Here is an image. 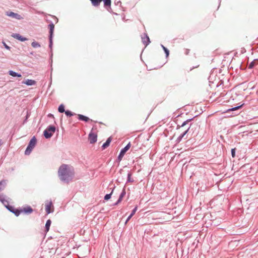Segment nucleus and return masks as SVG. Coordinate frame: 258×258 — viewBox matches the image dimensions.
<instances>
[{"instance_id":"nucleus-12","label":"nucleus","mask_w":258,"mask_h":258,"mask_svg":"<svg viewBox=\"0 0 258 258\" xmlns=\"http://www.w3.org/2000/svg\"><path fill=\"white\" fill-rule=\"evenodd\" d=\"M104 3V7L106 9V10L109 13H112V10L111 8V0H102Z\"/></svg>"},{"instance_id":"nucleus-2","label":"nucleus","mask_w":258,"mask_h":258,"mask_svg":"<svg viewBox=\"0 0 258 258\" xmlns=\"http://www.w3.org/2000/svg\"><path fill=\"white\" fill-rule=\"evenodd\" d=\"M49 29V48H50V62L52 63V46H53V37L54 29V25L52 21H50L49 24L48 25Z\"/></svg>"},{"instance_id":"nucleus-7","label":"nucleus","mask_w":258,"mask_h":258,"mask_svg":"<svg viewBox=\"0 0 258 258\" xmlns=\"http://www.w3.org/2000/svg\"><path fill=\"white\" fill-rule=\"evenodd\" d=\"M141 39L142 43L146 47L151 42L148 34L146 33H144L143 35H141Z\"/></svg>"},{"instance_id":"nucleus-18","label":"nucleus","mask_w":258,"mask_h":258,"mask_svg":"<svg viewBox=\"0 0 258 258\" xmlns=\"http://www.w3.org/2000/svg\"><path fill=\"white\" fill-rule=\"evenodd\" d=\"M22 83L27 86H33L36 84V82L34 80L26 79V80L22 82Z\"/></svg>"},{"instance_id":"nucleus-29","label":"nucleus","mask_w":258,"mask_h":258,"mask_svg":"<svg viewBox=\"0 0 258 258\" xmlns=\"http://www.w3.org/2000/svg\"><path fill=\"white\" fill-rule=\"evenodd\" d=\"M58 111L60 113L65 112V111H66L65 107L63 104H61L60 105H59V106H58Z\"/></svg>"},{"instance_id":"nucleus-43","label":"nucleus","mask_w":258,"mask_h":258,"mask_svg":"<svg viewBox=\"0 0 258 258\" xmlns=\"http://www.w3.org/2000/svg\"><path fill=\"white\" fill-rule=\"evenodd\" d=\"M52 17H53L54 19H55V20H56L55 23H57V22H58V19H57L55 16H52Z\"/></svg>"},{"instance_id":"nucleus-41","label":"nucleus","mask_w":258,"mask_h":258,"mask_svg":"<svg viewBox=\"0 0 258 258\" xmlns=\"http://www.w3.org/2000/svg\"><path fill=\"white\" fill-rule=\"evenodd\" d=\"M28 117H29L28 114H27V115L26 116V118H25V119H24V120L23 121V123H26L27 122V119H28Z\"/></svg>"},{"instance_id":"nucleus-23","label":"nucleus","mask_w":258,"mask_h":258,"mask_svg":"<svg viewBox=\"0 0 258 258\" xmlns=\"http://www.w3.org/2000/svg\"><path fill=\"white\" fill-rule=\"evenodd\" d=\"M187 121V120H186L184 121H183L181 125L178 124L176 127V130H179L184 127H185V128H186V127L188 126H187V125L188 124V122Z\"/></svg>"},{"instance_id":"nucleus-50","label":"nucleus","mask_w":258,"mask_h":258,"mask_svg":"<svg viewBox=\"0 0 258 258\" xmlns=\"http://www.w3.org/2000/svg\"><path fill=\"white\" fill-rule=\"evenodd\" d=\"M30 54H31V55H33V52H31V53H30Z\"/></svg>"},{"instance_id":"nucleus-30","label":"nucleus","mask_w":258,"mask_h":258,"mask_svg":"<svg viewBox=\"0 0 258 258\" xmlns=\"http://www.w3.org/2000/svg\"><path fill=\"white\" fill-rule=\"evenodd\" d=\"M13 213L16 216V217H18L19 216L20 214L21 213V208H18V209H15V210L14 211V212H13Z\"/></svg>"},{"instance_id":"nucleus-38","label":"nucleus","mask_w":258,"mask_h":258,"mask_svg":"<svg viewBox=\"0 0 258 258\" xmlns=\"http://www.w3.org/2000/svg\"><path fill=\"white\" fill-rule=\"evenodd\" d=\"M122 201L120 200V199H118V200H117V201L114 203L113 205V206H117Z\"/></svg>"},{"instance_id":"nucleus-28","label":"nucleus","mask_w":258,"mask_h":258,"mask_svg":"<svg viewBox=\"0 0 258 258\" xmlns=\"http://www.w3.org/2000/svg\"><path fill=\"white\" fill-rule=\"evenodd\" d=\"M5 207L8 210H9L10 212L12 213L15 209V207L13 206L10 205L9 204H7V205H5Z\"/></svg>"},{"instance_id":"nucleus-17","label":"nucleus","mask_w":258,"mask_h":258,"mask_svg":"<svg viewBox=\"0 0 258 258\" xmlns=\"http://www.w3.org/2000/svg\"><path fill=\"white\" fill-rule=\"evenodd\" d=\"M51 207H53V205H52V203L51 201H50L49 203H48L47 204H46L45 205V211L47 214H50V213L53 212V210L50 209Z\"/></svg>"},{"instance_id":"nucleus-44","label":"nucleus","mask_w":258,"mask_h":258,"mask_svg":"<svg viewBox=\"0 0 258 258\" xmlns=\"http://www.w3.org/2000/svg\"><path fill=\"white\" fill-rule=\"evenodd\" d=\"M182 114H183V112H181L179 114H178V115L175 117V118H177V117H178L181 116L182 115Z\"/></svg>"},{"instance_id":"nucleus-10","label":"nucleus","mask_w":258,"mask_h":258,"mask_svg":"<svg viewBox=\"0 0 258 258\" xmlns=\"http://www.w3.org/2000/svg\"><path fill=\"white\" fill-rule=\"evenodd\" d=\"M11 36L21 42H24L28 40V39L26 37H25L21 35L19 33H13L11 35Z\"/></svg>"},{"instance_id":"nucleus-11","label":"nucleus","mask_w":258,"mask_h":258,"mask_svg":"<svg viewBox=\"0 0 258 258\" xmlns=\"http://www.w3.org/2000/svg\"><path fill=\"white\" fill-rule=\"evenodd\" d=\"M6 15L8 16L15 18L17 20H21V19H22V17L20 15L17 13H15L13 12H7Z\"/></svg>"},{"instance_id":"nucleus-40","label":"nucleus","mask_w":258,"mask_h":258,"mask_svg":"<svg viewBox=\"0 0 258 258\" xmlns=\"http://www.w3.org/2000/svg\"><path fill=\"white\" fill-rule=\"evenodd\" d=\"M114 3L116 5H118L119 4H121V2L119 0H118V1H116V0H115Z\"/></svg>"},{"instance_id":"nucleus-6","label":"nucleus","mask_w":258,"mask_h":258,"mask_svg":"<svg viewBox=\"0 0 258 258\" xmlns=\"http://www.w3.org/2000/svg\"><path fill=\"white\" fill-rule=\"evenodd\" d=\"M131 143L129 142L124 148H122L120 151V152L117 157L116 161L119 163L121 160L122 159L124 155L125 154L126 152L129 150L131 148Z\"/></svg>"},{"instance_id":"nucleus-13","label":"nucleus","mask_w":258,"mask_h":258,"mask_svg":"<svg viewBox=\"0 0 258 258\" xmlns=\"http://www.w3.org/2000/svg\"><path fill=\"white\" fill-rule=\"evenodd\" d=\"M78 119L79 120L83 121L85 122H87L89 121H94L95 122H97V121H93L92 119H90L88 117L83 115V114H78Z\"/></svg>"},{"instance_id":"nucleus-19","label":"nucleus","mask_w":258,"mask_h":258,"mask_svg":"<svg viewBox=\"0 0 258 258\" xmlns=\"http://www.w3.org/2000/svg\"><path fill=\"white\" fill-rule=\"evenodd\" d=\"M258 64V59H254L248 65V69H252Z\"/></svg>"},{"instance_id":"nucleus-48","label":"nucleus","mask_w":258,"mask_h":258,"mask_svg":"<svg viewBox=\"0 0 258 258\" xmlns=\"http://www.w3.org/2000/svg\"><path fill=\"white\" fill-rule=\"evenodd\" d=\"M161 47L162 48V49H163V47H165L163 44H161Z\"/></svg>"},{"instance_id":"nucleus-37","label":"nucleus","mask_w":258,"mask_h":258,"mask_svg":"<svg viewBox=\"0 0 258 258\" xmlns=\"http://www.w3.org/2000/svg\"><path fill=\"white\" fill-rule=\"evenodd\" d=\"M198 116V115H195V116H194L192 118H189V119H186L187 120V122H188V123L189 122H190L191 121L194 120V118H196V117H197Z\"/></svg>"},{"instance_id":"nucleus-14","label":"nucleus","mask_w":258,"mask_h":258,"mask_svg":"<svg viewBox=\"0 0 258 258\" xmlns=\"http://www.w3.org/2000/svg\"><path fill=\"white\" fill-rule=\"evenodd\" d=\"M138 210V206H135V207L132 210L131 213L128 216L127 219H126L124 224L126 225L128 222L130 220V219L133 217V216L135 214L136 212Z\"/></svg>"},{"instance_id":"nucleus-27","label":"nucleus","mask_w":258,"mask_h":258,"mask_svg":"<svg viewBox=\"0 0 258 258\" xmlns=\"http://www.w3.org/2000/svg\"><path fill=\"white\" fill-rule=\"evenodd\" d=\"M125 194H126V191H125V186H124V187L123 188V189L122 190V191L120 194L118 199L122 201L123 197L125 196Z\"/></svg>"},{"instance_id":"nucleus-51","label":"nucleus","mask_w":258,"mask_h":258,"mask_svg":"<svg viewBox=\"0 0 258 258\" xmlns=\"http://www.w3.org/2000/svg\"><path fill=\"white\" fill-rule=\"evenodd\" d=\"M99 123L100 124H102V122H99Z\"/></svg>"},{"instance_id":"nucleus-46","label":"nucleus","mask_w":258,"mask_h":258,"mask_svg":"<svg viewBox=\"0 0 258 258\" xmlns=\"http://www.w3.org/2000/svg\"><path fill=\"white\" fill-rule=\"evenodd\" d=\"M96 128H97V126L96 125H94L93 126L92 130H94V129H96Z\"/></svg>"},{"instance_id":"nucleus-47","label":"nucleus","mask_w":258,"mask_h":258,"mask_svg":"<svg viewBox=\"0 0 258 258\" xmlns=\"http://www.w3.org/2000/svg\"><path fill=\"white\" fill-rule=\"evenodd\" d=\"M2 145V140L0 139V146Z\"/></svg>"},{"instance_id":"nucleus-26","label":"nucleus","mask_w":258,"mask_h":258,"mask_svg":"<svg viewBox=\"0 0 258 258\" xmlns=\"http://www.w3.org/2000/svg\"><path fill=\"white\" fill-rule=\"evenodd\" d=\"M92 5L94 7H98L100 5L102 0H90Z\"/></svg>"},{"instance_id":"nucleus-24","label":"nucleus","mask_w":258,"mask_h":258,"mask_svg":"<svg viewBox=\"0 0 258 258\" xmlns=\"http://www.w3.org/2000/svg\"><path fill=\"white\" fill-rule=\"evenodd\" d=\"M7 180L2 179L0 181V190L4 189L7 183Z\"/></svg>"},{"instance_id":"nucleus-25","label":"nucleus","mask_w":258,"mask_h":258,"mask_svg":"<svg viewBox=\"0 0 258 258\" xmlns=\"http://www.w3.org/2000/svg\"><path fill=\"white\" fill-rule=\"evenodd\" d=\"M132 173L131 172L128 171L127 175V180H126V183L134 182V180L132 178Z\"/></svg>"},{"instance_id":"nucleus-34","label":"nucleus","mask_w":258,"mask_h":258,"mask_svg":"<svg viewBox=\"0 0 258 258\" xmlns=\"http://www.w3.org/2000/svg\"><path fill=\"white\" fill-rule=\"evenodd\" d=\"M163 47L164 48H163V50H164V51L165 53L166 57L167 58L169 55V50L166 47Z\"/></svg>"},{"instance_id":"nucleus-3","label":"nucleus","mask_w":258,"mask_h":258,"mask_svg":"<svg viewBox=\"0 0 258 258\" xmlns=\"http://www.w3.org/2000/svg\"><path fill=\"white\" fill-rule=\"evenodd\" d=\"M37 144V139L35 136H33L29 141L27 148L25 151V154L29 155L30 154L33 149L34 148Z\"/></svg>"},{"instance_id":"nucleus-21","label":"nucleus","mask_w":258,"mask_h":258,"mask_svg":"<svg viewBox=\"0 0 258 258\" xmlns=\"http://www.w3.org/2000/svg\"><path fill=\"white\" fill-rule=\"evenodd\" d=\"M115 188V186L114 185V186L113 187V188H112L111 189V191L110 192V193L109 194H106L104 197V200L105 201H108L109 200L111 197V196L113 194V190H114V189Z\"/></svg>"},{"instance_id":"nucleus-16","label":"nucleus","mask_w":258,"mask_h":258,"mask_svg":"<svg viewBox=\"0 0 258 258\" xmlns=\"http://www.w3.org/2000/svg\"><path fill=\"white\" fill-rule=\"evenodd\" d=\"M244 105H245V103H243L241 104L240 105H239L236 106L235 107H232V108L228 109L226 111V112H230L231 111H236V110H237L238 109H241Z\"/></svg>"},{"instance_id":"nucleus-32","label":"nucleus","mask_w":258,"mask_h":258,"mask_svg":"<svg viewBox=\"0 0 258 258\" xmlns=\"http://www.w3.org/2000/svg\"><path fill=\"white\" fill-rule=\"evenodd\" d=\"M6 196L4 194H0V201L4 203V202H7V200L6 199Z\"/></svg>"},{"instance_id":"nucleus-36","label":"nucleus","mask_w":258,"mask_h":258,"mask_svg":"<svg viewBox=\"0 0 258 258\" xmlns=\"http://www.w3.org/2000/svg\"><path fill=\"white\" fill-rule=\"evenodd\" d=\"M3 44V45L4 46V47L7 49V50H10L11 49V47H10L9 46H8L6 43V42H5L4 41H3L2 42Z\"/></svg>"},{"instance_id":"nucleus-9","label":"nucleus","mask_w":258,"mask_h":258,"mask_svg":"<svg viewBox=\"0 0 258 258\" xmlns=\"http://www.w3.org/2000/svg\"><path fill=\"white\" fill-rule=\"evenodd\" d=\"M21 213H24V214H26V215L30 214L33 211V209L30 206H27L25 207L21 208Z\"/></svg>"},{"instance_id":"nucleus-4","label":"nucleus","mask_w":258,"mask_h":258,"mask_svg":"<svg viewBox=\"0 0 258 258\" xmlns=\"http://www.w3.org/2000/svg\"><path fill=\"white\" fill-rule=\"evenodd\" d=\"M56 131V127L53 125H48L43 131V136L46 139H50Z\"/></svg>"},{"instance_id":"nucleus-42","label":"nucleus","mask_w":258,"mask_h":258,"mask_svg":"<svg viewBox=\"0 0 258 258\" xmlns=\"http://www.w3.org/2000/svg\"><path fill=\"white\" fill-rule=\"evenodd\" d=\"M47 116L49 118H50V117L54 118L53 115L52 114H51V113H49Z\"/></svg>"},{"instance_id":"nucleus-49","label":"nucleus","mask_w":258,"mask_h":258,"mask_svg":"<svg viewBox=\"0 0 258 258\" xmlns=\"http://www.w3.org/2000/svg\"><path fill=\"white\" fill-rule=\"evenodd\" d=\"M122 171H123V170H122V169H120V170H119V172L120 173H121V172H122Z\"/></svg>"},{"instance_id":"nucleus-45","label":"nucleus","mask_w":258,"mask_h":258,"mask_svg":"<svg viewBox=\"0 0 258 258\" xmlns=\"http://www.w3.org/2000/svg\"><path fill=\"white\" fill-rule=\"evenodd\" d=\"M4 206L5 207V205H7V204H9V201H7V202H4V203H2Z\"/></svg>"},{"instance_id":"nucleus-20","label":"nucleus","mask_w":258,"mask_h":258,"mask_svg":"<svg viewBox=\"0 0 258 258\" xmlns=\"http://www.w3.org/2000/svg\"><path fill=\"white\" fill-rule=\"evenodd\" d=\"M8 74L13 77H22L21 74L15 72L12 70H10L8 72Z\"/></svg>"},{"instance_id":"nucleus-35","label":"nucleus","mask_w":258,"mask_h":258,"mask_svg":"<svg viewBox=\"0 0 258 258\" xmlns=\"http://www.w3.org/2000/svg\"><path fill=\"white\" fill-rule=\"evenodd\" d=\"M236 150V149L235 148H232L231 150V156L233 158L235 157Z\"/></svg>"},{"instance_id":"nucleus-15","label":"nucleus","mask_w":258,"mask_h":258,"mask_svg":"<svg viewBox=\"0 0 258 258\" xmlns=\"http://www.w3.org/2000/svg\"><path fill=\"white\" fill-rule=\"evenodd\" d=\"M112 141V138L111 137L107 138L105 142H104L101 146V148L102 150H104L106 149L109 146L110 143Z\"/></svg>"},{"instance_id":"nucleus-8","label":"nucleus","mask_w":258,"mask_h":258,"mask_svg":"<svg viewBox=\"0 0 258 258\" xmlns=\"http://www.w3.org/2000/svg\"><path fill=\"white\" fill-rule=\"evenodd\" d=\"M90 144H94L97 141V135L92 132H91L88 136Z\"/></svg>"},{"instance_id":"nucleus-39","label":"nucleus","mask_w":258,"mask_h":258,"mask_svg":"<svg viewBox=\"0 0 258 258\" xmlns=\"http://www.w3.org/2000/svg\"><path fill=\"white\" fill-rule=\"evenodd\" d=\"M190 50L189 49H185L184 53L186 55H188L189 52Z\"/></svg>"},{"instance_id":"nucleus-22","label":"nucleus","mask_w":258,"mask_h":258,"mask_svg":"<svg viewBox=\"0 0 258 258\" xmlns=\"http://www.w3.org/2000/svg\"><path fill=\"white\" fill-rule=\"evenodd\" d=\"M51 224V221L50 219H48L46 221L45 225V231L46 232V233H47L49 230Z\"/></svg>"},{"instance_id":"nucleus-1","label":"nucleus","mask_w":258,"mask_h":258,"mask_svg":"<svg viewBox=\"0 0 258 258\" xmlns=\"http://www.w3.org/2000/svg\"><path fill=\"white\" fill-rule=\"evenodd\" d=\"M58 176L61 181L66 183L70 182L74 176L73 167L68 164H61L58 170Z\"/></svg>"},{"instance_id":"nucleus-33","label":"nucleus","mask_w":258,"mask_h":258,"mask_svg":"<svg viewBox=\"0 0 258 258\" xmlns=\"http://www.w3.org/2000/svg\"><path fill=\"white\" fill-rule=\"evenodd\" d=\"M31 45L34 48H37V47H40V44H39V43L38 42H36V41L32 42L31 43Z\"/></svg>"},{"instance_id":"nucleus-31","label":"nucleus","mask_w":258,"mask_h":258,"mask_svg":"<svg viewBox=\"0 0 258 258\" xmlns=\"http://www.w3.org/2000/svg\"><path fill=\"white\" fill-rule=\"evenodd\" d=\"M65 114L68 116V117H71V116H74L75 113L71 111L70 110H66V111H65Z\"/></svg>"},{"instance_id":"nucleus-5","label":"nucleus","mask_w":258,"mask_h":258,"mask_svg":"<svg viewBox=\"0 0 258 258\" xmlns=\"http://www.w3.org/2000/svg\"><path fill=\"white\" fill-rule=\"evenodd\" d=\"M192 124L190 123L189 125L185 129V130L178 136L175 141L176 144L179 143L182 139H186L188 138V134L190 132V127Z\"/></svg>"}]
</instances>
